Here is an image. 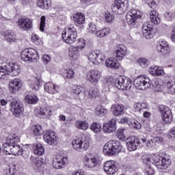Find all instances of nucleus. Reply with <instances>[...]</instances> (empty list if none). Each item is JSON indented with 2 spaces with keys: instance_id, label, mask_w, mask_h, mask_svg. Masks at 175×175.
Returning <instances> with one entry per match:
<instances>
[{
  "instance_id": "f257e3e1",
  "label": "nucleus",
  "mask_w": 175,
  "mask_h": 175,
  "mask_svg": "<svg viewBox=\"0 0 175 175\" xmlns=\"http://www.w3.org/2000/svg\"><path fill=\"white\" fill-rule=\"evenodd\" d=\"M143 163L145 165V172L148 175L155 174V171L151 165H154L157 169L166 170L172 165L170 156L165 154L161 157L158 154H145L142 157Z\"/></svg>"
},
{
  "instance_id": "f03ea898",
  "label": "nucleus",
  "mask_w": 175,
  "mask_h": 175,
  "mask_svg": "<svg viewBox=\"0 0 175 175\" xmlns=\"http://www.w3.org/2000/svg\"><path fill=\"white\" fill-rule=\"evenodd\" d=\"M169 79L164 85L161 80L154 83V90L156 92H163L165 91L168 94H175V77H169Z\"/></svg>"
},
{
  "instance_id": "7ed1b4c3",
  "label": "nucleus",
  "mask_w": 175,
  "mask_h": 175,
  "mask_svg": "<svg viewBox=\"0 0 175 175\" xmlns=\"http://www.w3.org/2000/svg\"><path fill=\"white\" fill-rule=\"evenodd\" d=\"M122 146L120 142L116 140H111L107 142L104 146L103 152L105 155L113 157L121 152Z\"/></svg>"
},
{
  "instance_id": "20e7f679",
  "label": "nucleus",
  "mask_w": 175,
  "mask_h": 175,
  "mask_svg": "<svg viewBox=\"0 0 175 175\" xmlns=\"http://www.w3.org/2000/svg\"><path fill=\"white\" fill-rule=\"evenodd\" d=\"M20 66L10 62L7 66L0 67V79H5L6 75L16 77L20 75Z\"/></svg>"
},
{
  "instance_id": "39448f33",
  "label": "nucleus",
  "mask_w": 175,
  "mask_h": 175,
  "mask_svg": "<svg viewBox=\"0 0 175 175\" xmlns=\"http://www.w3.org/2000/svg\"><path fill=\"white\" fill-rule=\"evenodd\" d=\"M62 39L67 44H73L77 39V30L73 26L67 27L62 33Z\"/></svg>"
},
{
  "instance_id": "423d86ee",
  "label": "nucleus",
  "mask_w": 175,
  "mask_h": 175,
  "mask_svg": "<svg viewBox=\"0 0 175 175\" xmlns=\"http://www.w3.org/2000/svg\"><path fill=\"white\" fill-rule=\"evenodd\" d=\"M133 84L135 88L146 91L151 87V79L146 75H140L134 79Z\"/></svg>"
},
{
  "instance_id": "0eeeda50",
  "label": "nucleus",
  "mask_w": 175,
  "mask_h": 175,
  "mask_svg": "<svg viewBox=\"0 0 175 175\" xmlns=\"http://www.w3.org/2000/svg\"><path fill=\"white\" fill-rule=\"evenodd\" d=\"M143 17V12L136 9H131L127 12L126 21L130 27H134L136 21Z\"/></svg>"
},
{
  "instance_id": "6e6552de",
  "label": "nucleus",
  "mask_w": 175,
  "mask_h": 175,
  "mask_svg": "<svg viewBox=\"0 0 175 175\" xmlns=\"http://www.w3.org/2000/svg\"><path fill=\"white\" fill-rule=\"evenodd\" d=\"M128 0H116L111 10L115 14H124L128 10Z\"/></svg>"
},
{
  "instance_id": "1a4fd4ad",
  "label": "nucleus",
  "mask_w": 175,
  "mask_h": 175,
  "mask_svg": "<svg viewBox=\"0 0 175 175\" xmlns=\"http://www.w3.org/2000/svg\"><path fill=\"white\" fill-rule=\"evenodd\" d=\"M115 86L118 90H125L126 91L131 90V88L132 87V81L129 78L120 76L116 78L115 81Z\"/></svg>"
},
{
  "instance_id": "9d476101",
  "label": "nucleus",
  "mask_w": 175,
  "mask_h": 175,
  "mask_svg": "<svg viewBox=\"0 0 175 175\" xmlns=\"http://www.w3.org/2000/svg\"><path fill=\"white\" fill-rule=\"evenodd\" d=\"M72 146L75 151L81 152V151H87V150H88L90 147V142L88 140L83 141L81 138H77L72 140Z\"/></svg>"
},
{
  "instance_id": "9b49d317",
  "label": "nucleus",
  "mask_w": 175,
  "mask_h": 175,
  "mask_svg": "<svg viewBox=\"0 0 175 175\" xmlns=\"http://www.w3.org/2000/svg\"><path fill=\"white\" fill-rule=\"evenodd\" d=\"M10 111L12 113L13 116L15 117H20L23 112L24 111V107L23 104L16 99H12L10 104Z\"/></svg>"
},
{
  "instance_id": "f8f14e48",
  "label": "nucleus",
  "mask_w": 175,
  "mask_h": 175,
  "mask_svg": "<svg viewBox=\"0 0 175 175\" xmlns=\"http://www.w3.org/2000/svg\"><path fill=\"white\" fill-rule=\"evenodd\" d=\"M43 139L45 143L49 146H57L58 144V137L53 131H46L43 133Z\"/></svg>"
},
{
  "instance_id": "ddd939ff",
  "label": "nucleus",
  "mask_w": 175,
  "mask_h": 175,
  "mask_svg": "<svg viewBox=\"0 0 175 175\" xmlns=\"http://www.w3.org/2000/svg\"><path fill=\"white\" fill-rule=\"evenodd\" d=\"M66 163H68V157L63 154H57L53 161V166L55 169H62Z\"/></svg>"
},
{
  "instance_id": "4468645a",
  "label": "nucleus",
  "mask_w": 175,
  "mask_h": 175,
  "mask_svg": "<svg viewBox=\"0 0 175 175\" xmlns=\"http://www.w3.org/2000/svg\"><path fill=\"white\" fill-rule=\"evenodd\" d=\"M103 169L105 172L108 175H114L117 173V167L116 166V162L113 160L106 161L103 165Z\"/></svg>"
},
{
  "instance_id": "2eb2a0df",
  "label": "nucleus",
  "mask_w": 175,
  "mask_h": 175,
  "mask_svg": "<svg viewBox=\"0 0 175 175\" xmlns=\"http://www.w3.org/2000/svg\"><path fill=\"white\" fill-rule=\"evenodd\" d=\"M83 163L86 167L89 169H94L99 165V158L96 157H88V156H85L83 159Z\"/></svg>"
},
{
  "instance_id": "dca6fc26",
  "label": "nucleus",
  "mask_w": 175,
  "mask_h": 175,
  "mask_svg": "<svg viewBox=\"0 0 175 175\" xmlns=\"http://www.w3.org/2000/svg\"><path fill=\"white\" fill-rule=\"evenodd\" d=\"M161 118L164 124H170L173 119L172 111L167 107H163L161 109Z\"/></svg>"
},
{
  "instance_id": "f3484780",
  "label": "nucleus",
  "mask_w": 175,
  "mask_h": 175,
  "mask_svg": "<svg viewBox=\"0 0 175 175\" xmlns=\"http://www.w3.org/2000/svg\"><path fill=\"white\" fill-rule=\"evenodd\" d=\"M117 130V122L116 119H111L103 126V131L105 133H113Z\"/></svg>"
},
{
  "instance_id": "a211bd4d",
  "label": "nucleus",
  "mask_w": 175,
  "mask_h": 175,
  "mask_svg": "<svg viewBox=\"0 0 175 175\" xmlns=\"http://www.w3.org/2000/svg\"><path fill=\"white\" fill-rule=\"evenodd\" d=\"M18 26L24 31H28L33 27L32 20L28 18H22L18 21Z\"/></svg>"
},
{
  "instance_id": "6ab92c4d",
  "label": "nucleus",
  "mask_w": 175,
  "mask_h": 175,
  "mask_svg": "<svg viewBox=\"0 0 175 175\" xmlns=\"http://www.w3.org/2000/svg\"><path fill=\"white\" fill-rule=\"evenodd\" d=\"M139 144H140V140H139L137 137L133 136L127 138L126 146L129 151H136Z\"/></svg>"
},
{
  "instance_id": "aec40b11",
  "label": "nucleus",
  "mask_w": 175,
  "mask_h": 175,
  "mask_svg": "<svg viewBox=\"0 0 175 175\" xmlns=\"http://www.w3.org/2000/svg\"><path fill=\"white\" fill-rule=\"evenodd\" d=\"M157 51L162 54V55H167L170 54V46L166 41H159L157 44Z\"/></svg>"
},
{
  "instance_id": "412c9836",
  "label": "nucleus",
  "mask_w": 175,
  "mask_h": 175,
  "mask_svg": "<svg viewBox=\"0 0 175 175\" xmlns=\"http://www.w3.org/2000/svg\"><path fill=\"white\" fill-rule=\"evenodd\" d=\"M100 79V72L98 70H91L87 74V79L90 83H98Z\"/></svg>"
},
{
  "instance_id": "4be33fe9",
  "label": "nucleus",
  "mask_w": 175,
  "mask_h": 175,
  "mask_svg": "<svg viewBox=\"0 0 175 175\" xmlns=\"http://www.w3.org/2000/svg\"><path fill=\"white\" fill-rule=\"evenodd\" d=\"M44 90L48 92V94H58V92H59V86L52 82H48L44 84Z\"/></svg>"
},
{
  "instance_id": "5701e85b",
  "label": "nucleus",
  "mask_w": 175,
  "mask_h": 175,
  "mask_svg": "<svg viewBox=\"0 0 175 175\" xmlns=\"http://www.w3.org/2000/svg\"><path fill=\"white\" fill-rule=\"evenodd\" d=\"M105 66L109 69H118L121 64L117 59L114 57H109L105 61Z\"/></svg>"
},
{
  "instance_id": "b1692460",
  "label": "nucleus",
  "mask_w": 175,
  "mask_h": 175,
  "mask_svg": "<svg viewBox=\"0 0 175 175\" xmlns=\"http://www.w3.org/2000/svg\"><path fill=\"white\" fill-rule=\"evenodd\" d=\"M152 31H154V29L151 27V25L144 23L142 26V34L144 38H146V39H151L152 38Z\"/></svg>"
},
{
  "instance_id": "393cba45",
  "label": "nucleus",
  "mask_w": 175,
  "mask_h": 175,
  "mask_svg": "<svg viewBox=\"0 0 175 175\" xmlns=\"http://www.w3.org/2000/svg\"><path fill=\"white\" fill-rule=\"evenodd\" d=\"M128 54L126 46L124 45H119L116 51V56L119 61H121Z\"/></svg>"
},
{
  "instance_id": "a878e982",
  "label": "nucleus",
  "mask_w": 175,
  "mask_h": 175,
  "mask_svg": "<svg viewBox=\"0 0 175 175\" xmlns=\"http://www.w3.org/2000/svg\"><path fill=\"white\" fill-rule=\"evenodd\" d=\"M149 72L152 76L158 77L159 76H163L165 75V71L163 70V68L158 66H153L150 67Z\"/></svg>"
},
{
  "instance_id": "bb28decb",
  "label": "nucleus",
  "mask_w": 175,
  "mask_h": 175,
  "mask_svg": "<svg viewBox=\"0 0 175 175\" xmlns=\"http://www.w3.org/2000/svg\"><path fill=\"white\" fill-rule=\"evenodd\" d=\"M125 107L121 104H115L111 106L112 114L118 117V116H122L124 114V109Z\"/></svg>"
},
{
  "instance_id": "cd10ccee",
  "label": "nucleus",
  "mask_w": 175,
  "mask_h": 175,
  "mask_svg": "<svg viewBox=\"0 0 175 175\" xmlns=\"http://www.w3.org/2000/svg\"><path fill=\"white\" fill-rule=\"evenodd\" d=\"M20 142V137L16 134H10L5 139V144L13 146Z\"/></svg>"
},
{
  "instance_id": "c85d7f7f",
  "label": "nucleus",
  "mask_w": 175,
  "mask_h": 175,
  "mask_svg": "<svg viewBox=\"0 0 175 175\" xmlns=\"http://www.w3.org/2000/svg\"><path fill=\"white\" fill-rule=\"evenodd\" d=\"M30 161L33 165L35 170H37V172H39L40 173H42L43 172V163L42 162V161L38 160L32 156L30 157Z\"/></svg>"
},
{
  "instance_id": "c756f323",
  "label": "nucleus",
  "mask_w": 175,
  "mask_h": 175,
  "mask_svg": "<svg viewBox=\"0 0 175 175\" xmlns=\"http://www.w3.org/2000/svg\"><path fill=\"white\" fill-rule=\"evenodd\" d=\"M69 57L75 61H77L80 58V51L79 47L71 46L69 49Z\"/></svg>"
},
{
  "instance_id": "7c9ffc66",
  "label": "nucleus",
  "mask_w": 175,
  "mask_h": 175,
  "mask_svg": "<svg viewBox=\"0 0 175 175\" xmlns=\"http://www.w3.org/2000/svg\"><path fill=\"white\" fill-rule=\"evenodd\" d=\"M23 83L19 79H14L10 82V88L12 90L13 94L21 88Z\"/></svg>"
},
{
  "instance_id": "2f4dec72",
  "label": "nucleus",
  "mask_w": 175,
  "mask_h": 175,
  "mask_svg": "<svg viewBox=\"0 0 175 175\" xmlns=\"http://www.w3.org/2000/svg\"><path fill=\"white\" fill-rule=\"evenodd\" d=\"M150 18L151 22L154 24V25H159L161 24V18H159V14L157 10H153L150 12Z\"/></svg>"
},
{
  "instance_id": "473e14b6",
  "label": "nucleus",
  "mask_w": 175,
  "mask_h": 175,
  "mask_svg": "<svg viewBox=\"0 0 175 175\" xmlns=\"http://www.w3.org/2000/svg\"><path fill=\"white\" fill-rule=\"evenodd\" d=\"M4 38L7 42H9L10 43H13L17 42V36L14 35V33H13L12 31H7L3 34Z\"/></svg>"
},
{
  "instance_id": "72a5a7b5",
  "label": "nucleus",
  "mask_w": 175,
  "mask_h": 175,
  "mask_svg": "<svg viewBox=\"0 0 175 175\" xmlns=\"http://www.w3.org/2000/svg\"><path fill=\"white\" fill-rule=\"evenodd\" d=\"M26 51H28V57L31 58V62H37L39 59V53L34 49H26Z\"/></svg>"
},
{
  "instance_id": "f704fd0d",
  "label": "nucleus",
  "mask_w": 175,
  "mask_h": 175,
  "mask_svg": "<svg viewBox=\"0 0 175 175\" xmlns=\"http://www.w3.org/2000/svg\"><path fill=\"white\" fill-rule=\"evenodd\" d=\"M73 20L77 24H84L85 23V16L81 13H76L73 16Z\"/></svg>"
},
{
  "instance_id": "c9c22d12",
  "label": "nucleus",
  "mask_w": 175,
  "mask_h": 175,
  "mask_svg": "<svg viewBox=\"0 0 175 175\" xmlns=\"http://www.w3.org/2000/svg\"><path fill=\"white\" fill-rule=\"evenodd\" d=\"M94 113L98 117H103L105 114H107V109L102 105H98L95 109Z\"/></svg>"
},
{
  "instance_id": "e433bc0d",
  "label": "nucleus",
  "mask_w": 175,
  "mask_h": 175,
  "mask_svg": "<svg viewBox=\"0 0 175 175\" xmlns=\"http://www.w3.org/2000/svg\"><path fill=\"white\" fill-rule=\"evenodd\" d=\"M109 33H110V27H105L95 33L97 38H105V36H107Z\"/></svg>"
},
{
  "instance_id": "4c0bfd02",
  "label": "nucleus",
  "mask_w": 175,
  "mask_h": 175,
  "mask_svg": "<svg viewBox=\"0 0 175 175\" xmlns=\"http://www.w3.org/2000/svg\"><path fill=\"white\" fill-rule=\"evenodd\" d=\"M23 154V148L18 145V144H16V145L12 146V155H21Z\"/></svg>"
},
{
  "instance_id": "58836bf2",
  "label": "nucleus",
  "mask_w": 175,
  "mask_h": 175,
  "mask_svg": "<svg viewBox=\"0 0 175 175\" xmlns=\"http://www.w3.org/2000/svg\"><path fill=\"white\" fill-rule=\"evenodd\" d=\"M90 129L94 133H100L102 132V125L98 122H93L90 125Z\"/></svg>"
},
{
  "instance_id": "ea45409f",
  "label": "nucleus",
  "mask_w": 175,
  "mask_h": 175,
  "mask_svg": "<svg viewBox=\"0 0 175 175\" xmlns=\"http://www.w3.org/2000/svg\"><path fill=\"white\" fill-rule=\"evenodd\" d=\"M98 51H91L87 55L88 61L93 64V65H96V54Z\"/></svg>"
},
{
  "instance_id": "a19ab883",
  "label": "nucleus",
  "mask_w": 175,
  "mask_h": 175,
  "mask_svg": "<svg viewBox=\"0 0 175 175\" xmlns=\"http://www.w3.org/2000/svg\"><path fill=\"white\" fill-rule=\"evenodd\" d=\"M34 154L36 155H43L44 154V148L42 144H37L34 146Z\"/></svg>"
},
{
  "instance_id": "79ce46f5",
  "label": "nucleus",
  "mask_w": 175,
  "mask_h": 175,
  "mask_svg": "<svg viewBox=\"0 0 175 175\" xmlns=\"http://www.w3.org/2000/svg\"><path fill=\"white\" fill-rule=\"evenodd\" d=\"M51 2L50 0H38L37 5L41 9H49Z\"/></svg>"
},
{
  "instance_id": "37998d69",
  "label": "nucleus",
  "mask_w": 175,
  "mask_h": 175,
  "mask_svg": "<svg viewBox=\"0 0 175 175\" xmlns=\"http://www.w3.org/2000/svg\"><path fill=\"white\" fill-rule=\"evenodd\" d=\"M106 59V56L101 51H97L96 65H99V64H103V61Z\"/></svg>"
},
{
  "instance_id": "c03bdc74",
  "label": "nucleus",
  "mask_w": 175,
  "mask_h": 175,
  "mask_svg": "<svg viewBox=\"0 0 175 175\" xmlns=\"http://www.w3.org/2000/svg\"><path fill=\"white\" fill-rule=\"evenodd\" d=\"M76 126L78 129H81V131H87L88 129V122L86 121H77L76 122Z\"/></svg>"
},
{
  "instance_id": "a18cd8bd",
  "label": "nucleus",
  "mask_w": 175,
  "mask_h": 175,
  "mask_svg": "<svg viewBox=\"0 0 175 175\" xmlns=\"http://www.w3.org/2000/svg\"><path fill=\"white\" fill-rule=\"evenodd\" d=\"M133 109L135 111H139V113H142V111L144 110V109H147V104H140L139 103H136L133 105Z\"/></svg>"
},
{
  "instance_id": "49530a36",
  "label": "nucleus",
  "mask_w": 175,
  "mask_h": 175,
  "mask_svg": "<svg viewBox=\"0 0 175 175\" xmlns=\"http://www.w3.org/2000/svg\"><path fill=\"white\" fill-rule=\"evenodd\" d=\"M25 100L29 105H35L38 103V97L36 96L27 95L25 96Z\"/></svg>"
},
{
  "instance_id": "de8ad7c7",
  "label": "nucleus",
  "mask_w": 175,
  "mask_h": 175,
  "mask_svg": "<svg viewBox=\"0 0 175 175\" xmlns=\"http://www.w3.org/2000/svg\"><path fill=\"white\" fill-rule=\"evenodd\" d=\"M51 110L47 109V107H42L38 111V116L40 117H44V116H51Z\"/></svg>"
},
{
  "instance_id": "09e8293b",
  "label": "nucleus",
  "mask_w": 175,
  "mask_h": 175,
  "mask_svg": "<svg viewBox=\"0 0 175 175\" xmlns=\"http://www.w3.org/2000/svg\"><path fill=\"white\" fill-rule=\"evenodd\" d=\"M32 131L35 136H40L43 133V130L42 129V126L35 125L32 127Z\"/></svg>"
},
{
  "instance_id": "8fccbe9b",
  "label": "nucleus",
  "mask_w": 175,
  "mask_h": 175,
  "mask_svg": "<svg viewBox=\"0 0 175 175\" xmlns=\"http://www.w3.org/2000/svg\"><path fill=\"white\" fill-rule=\"evenodd\" d=\"M28 51L23 50L21 53V59L25 62H31V57L28 56Z\"/></svg>"
},
{
  "instance_id": "3c124183",
  "label": "nucleus",
  "mask_w": 175,
  "mask_h": 175,
  "mask_svg": "<svg viewBox=\"0 0 175 175\" xmlns=\"http://www.w3.org/2000/svg\"><path fill=\"white\" fill-rule=\"evenodd\" d=\"M17 173V170L16 169V165L14 164H11L9 165V168L6 170L7 175H16Z\"/></svg>"
},
{
  "instance_id": "603ef678",
  "label": "nucleus",
  "mask_w": 175,
  "mask_h": 175,
  "mask_svg": "<svg viewBox=\"0 0 175 175\" xmlns=\"http://www.w3.org/2000/svg\"><path fill=\"white\" fill-rule=\"evenodd\" d=\"M3 152H4V154H5V155H12V146L6 143L3 144Z\"/></svg>"
},
{
  "instance_id": "864d4df0",
  "label": "nucleus",
  "mask_w": 175,
  "mask_h": 175,
  "mask_svg": "<svg viewBox=\"0 0 175 175\" xmlns=\"http://www.w3.org/2000/svg\"><path fill=\"white\" fill-rule=\"evenodd\" d=\"M85 40L83 38L78 39L77 42V46L75 47H78L79 50H84L85 49Z\"/></svg>"
},
{
  "instance_id": "5fc2aeb1",
  "label": "nucleus",
  "mask_w": 175,
  "mask_h": 175,
  "mask_svg": "<svg viewBox=\"0 0 175 175\" xmlns=\"http://www.w3.org/2000/svg\"><path fill=\"white\" fill-rule=\"evenodd\" d=\"M164 16L167 20V21H172L175 18V12L174 11H168L164 14Z\"/></svg>"
},
{
  "instance_id": "6e6d98bb",
  "label": "nucleus",
  "mask_w": 175,
  "mask_h": 175,
  "mask_svg": "<svg viewBox=\"0 0 175 175\" xmlns=\"http://www.w3.org/2000/svg\"><path fill=\"white\" fill-rule=\"evenodd\" d=\"M137 64L142 68H146L148 66L149 62L148 59L146 58H139L137 60Z\"/></svg>"
},
{
  "instance_id": "4d7b16f0",
  "label": "nucleus",
  "mask_w": 175,
  "mask_h": 175,
  "mask_svg": "<svg viewBox=\"0 0 175 175\" xmlns=\"http://www.w3.org/2000/svg\"><path fill=\"white\" fill-rule=\"evenodd\" d=\"M130 128H133L134 129H140L142 128V124L137 122V120H133L130 122Z\"/></svg>"
},
{
  "instance_id": "13d9d810",
  "label": "nucleus",
  "mask_w": 175,
  "mask_h": 175,
  "mask_svg": "<svg viewBox=\"0 0 175 175\" xmlns=\"http://www.w3.org/2000/svg\"><path fill=\"white\" fill-rule=\"evenodd\" d=\"M45 26H46V16H42L40 18V31H41V32H44Z\"/></svg>"
},
{
  "instance_id": "bf43d9fd",
  "label": "nucleus",
  "mask_w": 175,
  "mask_h": 175,
  "mask_svg": "<svg viewBox=\"0 0 175 175\" xmlns=\"http://www.w3.org/2000/svg\"><path fill=\"white\" fill-rule=\"evenodd\" d=\"M125 129H118L116 132V136L120 140H124L125 139V134L124 133Z\"/></svg>"
},
{
  "instance_id": "052dcab7",
  "label": "nucleus",
  "mask_w": 175,
  "mask_h": 175,
  "mask_svg": "<svg viewBox=\"0 0 175 175\" xmlns=\"http://www.w3.org/2000/svg\"><path fill=\"white\" fill-rule=\"evenodd\" d=\"M83 91H84V88L81 86H77L75 89L72 90V94L74 95H80Z\"/></svg>"
},
{
  "instance_id": "680f3d73",
  "label": "nucleus",
  "mask_w": 175,
  "mask_h": 175,
  "mask_svg": "<svg viewBox=\"0 0 175 175\" xmlns=\"http://www.w3.org/2000/svg\"><path fill=\"white\" fill-rule=\"evenodd\" d=\"M88 31L90 33H94V32H96V25L94 23H89Z\"/></svg>"
},
{
  "instance_id": "e2e57ef3",
  "label": "nucleus",
  "mask_w": 175,
  "mask_h": 175,
  "mask_svg": "<svg viewBox=\"0 0 175 175\" xmlns=\"http://www.w3.org/2000/svg\"><path fill=\"white\" fill-rule=\"evenodd\" d=\"M99 94V91H98V89H91L89 91V95L90 98H95L96 96H98Z\"/></svg>"
},
{
  "instance_id": "0e129e2a",
  "label": "nucleus",
  "mask_w": 175,
  "mask_h": 175,
  "mask_svg": "<svg viewBox=\"0 0 175 175\" xmlns=\"http://www.w3.org/2000/svg\"><path fill=\"white\" fill-rule=\"evenodd\" d=\"M105 20L107 23H111L114 20V16L110 14V12H106L105 14Z\"/></svg>"
},
{
  "instance_id": "69168bd1",
  "label": "nucleus",
  "mask_w": 175,
  "mask_h": 175,
  "mask_svg": "<svg viewBox=\"0 0 175 175\" xmlns=\"http://www.w3.org/2000/svg\"><path fill=\"white\" fill-rule=\"evenodd\" d=\"M31 84L33 85V90L38 91V90H39V87L40 85V80L36 79L35 81H33Z\"/></svg>"
},
{
  "instance_id": "338daca9",
  "label": "nucleus",
  "mask_w": 175,
  "mask_h": 175,
  "mask_svg": "<svg viewBox=\"0 0 175 175\" xmlns=\"http://www.w3.org/2000/svg\"><path fill=\"white\" fill-rule=\"evenodd\" d=\"M66 79H73L74 76H75V71H73V70H66Z\"/></svg>"
},
{
  "instance_id": "774afa93",
  "label": "nucleus",
  "mask_w": 175,
  "mask_h": 175,
  "mask_svg": "<svg viewBox=\"0 0 175 175\" xmlns=\"http://www.w3.org/2000/svg\"><path fill=\"white\" fill-rule=\"evenodd\" d=\"M168 139H174L175 140V127L172 128L168 133Z\"/></svg>"
}]
</instances>
